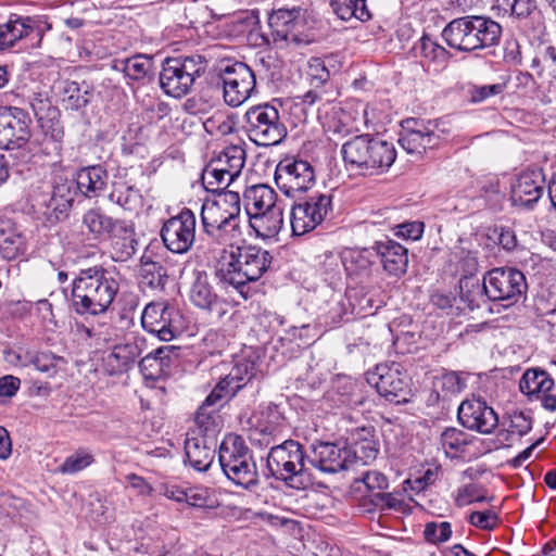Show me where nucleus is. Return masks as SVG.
<instances>
[{"instance_id":"49","label":"nucleus","mask_w":556,"mask_h":556,"mask_svg":"<svg viewBox=\"0 0 556 556\" xmlns=\"http://www.w3.org/2000/svg\"><path fill=\"white\" fill-rule=\"evenodd\" d=\"M140 261L143 282L152 289H164L168 280L166 267L160 262L152 261L147 254H143Z\"/></svg>"},{"instance_id":"56","label":"nucleus","mask_w":556,"mask_h":556,"mask_svg":"<svg viewBox=\"0 0 556 556\" xmlns=\"http://www.w3.org/2000/svg\"><path fill=\"white\" fill-rule=\"evenodd\" d=\"M453 534L452 525L448 521H430L425 525L424 539L427 543L439 545L447 542Z\"/></svg>"},{"instance_id":"53","label":"nucleus","mask_w":556,"mask_h":556,"mask_svg":"<svg viewBox=\"0 0 556 556\" xmlns=\"http://www.w3.org/2000/svg\"><path fill=\"white\" fill-rule=\"evenodd\" d=\"M361 432L363 433L362 440L355 441L353 447H351L354 454L353 464L357 460H361L363 464L374 460L379 452L377 443L374 440V429L362 428Z\"/></svg>"},{"instance_id":"41","label":"nucleus","mask_w":556,"mask_h":556,"mask_svg":"<svg viewBox=\"0 0 556 556\" xmlns=\"http://www.w3.org/2000/svg\"><path fill=\"white\" fill-rule=\"evenodd\" d=\"M140 355V348L136 342L116 344L105 358V368L111 375L127 371Z\"/></svg>"},{"instance_id":"27","label":"nucleus","mask_w":556,"mask_h":556,"mask_svg":"<svg viewBox=\"0 0 556 556\" xmlns=\"http://www.w3.org/2000/svg\"><path fill=\"white\" fill-rule=\"evenodd\" d=\"M216 438L195 434L192 431L185 441V455L189 465L197 471H206L215 457Z\"/></svg>"},{"instance_id":"14","label":"nucleus","mask_w":556,"mask_h":556,"mask_svg":"<svg viewBox=\"0 0 556 556\" xmlns=\"http://www.w3.org/2000/svg\"><path fill=\"white\" fill-rule=\"evenodd\" d=\"M141 325L160 340L172 341L181 332L182 315L167 301L151 302L141 314Z\"/></svg>"},{"instance_id":"31","label":"nucleus","mask_w":556,"mask_h":556,"mask_svg":"<svg viewBox=\"0 0 556 556\" xmlns=\"http://www.w3.org/2000/svg\"><path fill=\"white\" fill-rule=\"evenodd\" d=\"M375 249H348L341 254L346 276L357 283L366 282L372 274Z\"/></svg>"},{"instance_id":"60","label":"nucleus","mask_w":556,"mask_h":556,"mask_svg":"<svg viewBox=\"0 0 556 556\" xmlns=\"http://www.w3.org/2000/svg\"><path fill=\"white\" fill-rule=\"evenodd\" d=\"M307 77L315 87L323 86L329 80L330 72L320 58H312L308 61Z\"/></svg>"},{"instance_id":"47","label":"nucleus","mask_w":556,"mask_h":556,"mask_svg":"<svg viewBox=\"0 0 556 556\" xmlns=\"http://www.w3.org/2000/svg\"><path fill=\"white\" fill-rule=\"evenodd\" d=\"M287 421L280 406L277 404H268L261 412V418L257 430L268 437H277L286 427Z\"/></svg>"},{"instance_id":"15","label":"nucleus","mask_w":556,"mask_h":556,"mask_svg":"<svg viewBox=\"0 0 556 556\" xmlns=\"http://www.w3.org/2000/svg\"><path fill=\"white\" fill-rule=\"evenodd\" d=\"M225 102L237 108L243 104L256 90L254 72L243 62L227 63L219 70Z\"/></svg>"},{"instance_id":"62","label":"nucleus","mask_w":556,"mask_h":556,"mask_svg":"<svg viewBox=\"0 0 556 556\" xmlns=\"http://www.w3.org/2000/svg\"><path fill=\"white\" fill-rule=\"evenodd\" d=\"M355 482L364 483L372 497L374 493L382 492L389 485L388 478L382 472L376 470L364 472Z\"/></svg>"},{"instance_id":"5","label":"nucleus","mask_w":556,"mask_h":556,"mask_svg":"<svg viewBox=\"0 0 556 556\" xmlns=\"http://www.w3.org/2000/svg\"><path fill=\"white\" fill-rule=\"evenodd\" d=\"M502 26L484 15H466L452 20L442 31L445 42L453 49L472 52L498 45Z\"/></svg>"},{"instance_id":"45","label":"nucleus","mask_w":556,"mask_h":556,"mask_svg":"<svg viewBox=\"0 0 556 556\" xmlns=\"http://www.w3.org/2000/svg\"><path fill=\"white\" fill-rule=\"evenodd\" d=\"M91 97V91L86 83L78 84L73 80L62 83L60 91L61 102L66 110L78 111L85 108Z\"/></svg>"},{"instance_id":"26","label":"nucleus","mask_w":556,"mask_h":556,"mask_svg":"<svg viewBox=\"0 0 556 556\" xmlns=\"http://www.w3.org/2000/svg\"><path fill=\"white\" fill-rule=\"evenodd\" d=\"M225 399L227 397L223 394L222 386H216L206 396L195 414L194 421L198 428L195 434L216 438L222 424L218 408L222 406L220 402Z\"/></svg>"},{"instance_id":"48","label":"nucleus","mask_w":556,"mask_h":556,"mask_svg":"<svg viewBox=\"0 0 556 556\" xmlns=\"http://www.w3.org/2000/svg\"><path fill=\"white\" fill-rule=\"evenodd\" d=\"M359 111L351 105H345L339 111L333 112L332 122L329 130L334 134L346 136L352 132L359 131L358 127Z\"/></svg>"},{"instance_id":"30","label":"nucleus","mask_w":556,"mask_h":556,"mask_svg":"<svg viewBox=\"0 0 556 556\" xmlns=\"http://www.w3.org/2000/svg\"><path fill=\"white\" fill-rule=\"evenodd\" d=\"M105 240L110 242L112 258L116 262H126L137 252L138 241L131 220L121 219Z\"/></svg>"},{"instance_id":"24","label":"nucleus","mask_w":556,"mask_h":556,"mask_svg":"<svg viewBox=\"0 0 556 556\" xmlns=\"http://www.w3.org/2000/svg\"><path fill=\"white\" fill-rule=\"evenodd\" d=\"M257 359L258 356L252 350L235 356L231 370L216 384L223 387V394L227 399L233 397L255 377L258 370Z\"/></svg>"},{"instance_id":"21","label":"nucleus","mask_w":556,"mask_h":556,"mask_svg":"<svg viewBox=\"0 0 556 556\" xmlns=\"http://www.w3.org/2000/svg\"><path fill=\"white\" fill-rule=\"evenodd\" d=\"M190 302L201 311L220 319L229 311V302L219 295L207 273L195 270L189 290Z\"/></svg>"},{"instance_id":"32","label":"nucleus","mask_w":556,"mask_h":556,"mask_svg":"<svg viewBox=\"0 0 556 556\" xmlns=\"http://www.w3.org/2000/svg\"><path fill=\"white\" fill-rule=\"evenodd\" d=\"M75 195L79 191L85 198H99L109 182L108 170L100 164L81 167L76 172Z\"/></svg>"},{"instance_id":"9","label":"nucleus","mask_w":556,"mask_h":556,"mask_svg":"<svg viewBox=\"0 0 556 556\" xmlns=\"http://www.w3.org/2000/svg\"><path fill=\"white\" fill-rule=\"evenodd\" d=\"M207 61L201 54L166 58L160 73V87L169 97L181 98L191 91L194 81L206 71Z\"/></svg>"},{"instance_id":"59","label":"nucleus","mask_w":556,"mask_h":556,"mask_svg":"<svg viewBox=\"0 0 556 556\" xmlns=\"http://www.w3.org/2000/svg\"><path fill=\"white\" fill-rule=\"evenodd\" d=\"M467 521L478 529L490 531L496 528L500 518L494 510L486 509L483 511L470 513L467 517Z\"/></svg>"},{"instance_id":"12","label":"nucleus","mask_w":556,"mask_h":556,"mask_svg":"<svg viewBox=\"0 0 556 556\" xmlns=\"http://www.w3.org/2000/svg\"><path fill=\"white\" fill-rule=\"evenodd\" d=\"M30 104L34 114L38 119L42 136V139H39L38 137L34 139L29 138V142L35 143L36 146V148L29 153L30 163H36V159L41 156H60L64 138V129L60 121L54 119L58 113L56 109L52 108L48 101L40 99L36 102H31Z\"/></svg>"},{"instance_id":"43","label":"nucleus","mask_w":556,"mask_h":556,"mask_svg":"<svg viewBox=\"0 0 556 556\" xmlns=\"http://www.w3.org/2000/svg\"><path fill=\"white\" fill-rule=\"evenodd\" d=\"M554 387V380L542 369H528L520 379L519 389L530 399H540L542 393L549 392Z\"/></svg>"},{"instance_id":"35","label":"nucleus","mask_w":556,"mask_h":556,"mask_svg":"<svg viewBox=\"0 0 556 556\" xmlns=\"http://www.w3.org/2000/svg\"><path fill=\"white\" fill-rule=\"evenodd\" d=\"M34 33L39 35L40 28L33 17L10 14L8 21L0 24V51L13 47Z\"/></svg>"},{"instance_id":"10","label":"nucleus","mask_w":556,"mask_h":556,"mask_svg":"<svg viewBox=\"0 0 556 556\" xmlns=\"http://www.w3.org/2000/svg\"><path fill=\"white\" fill-rule=\"evenodd\" d=\"M243 119L245 134L256 146H277L287 137V127L280 118L279 111L270 103L249 108Z\"/></svg>"},{"instance_id":"44","label":"nucleus","mask_w":556,"mask_h":556,"mask_svg":"<svg viewBox=\"0 0 556 556\" xmlns=\"http://www.w3.org/2000/svg\"><path fill=\"white\" fill-rule=\"evenodd\" d=\"M470 443L471 435L455 427L445 428L439 439L440 447L447 458L463 455Z\"/></svg>"},{"instance_id":"2","label":"nucleus","mask_w":556,"mask_h":556,"mask_svg":"<svg viewBox=\"0 0 556 556\" xmlns=\"http://www.w3.org/2000/svg\"><path fill=\"white\" fill-rule=\"evenodd\" d=\"M241 200L238 191L206 198L201 206V225L208 242L225 245L241 239Z\"/></svg>"},{"instance_id":"13","label":"nucleus","mask_w":556,"mask_h":556,"mask_svg":"<svg viewBox=\"0 0 556 556\" xmlns=\"http://www.w3.org/2000/svg\"><path fill=\"white\" fill-rule=\"evenodd\" d=\"M275 182L287 197L306 192L316 184V174L312 163L300 156H286L276 166Z\"/></svg>"},{"instance_id":"3","label":"nucleus","mask_w":556,"mask_h":556,"mask_svg":"<svg viewBox=\"0 0 556 556\" xmlns=\"http://www.w3.org/2000/svg\"><path fill=\"white\" fill-rule=\"evenodd\" d=\"M235 241L225 244L223 251L229 253L226 262L220 263L219 273L222 278L233 286L247 300L250 296L247 285L260 280L269 269L273 256L269 251L254 244H242Z\"/></svg>"},{"instance_id":"64","label":"nucleus","mask_w":556,"mask_h":556,"mask_svg":"<svg viewBox=\"0 0 556 556\" xmlns=\"http://www.w3.org/2000/svg\"><path fill=\"white\" fill-rule=\"evenodd\" d=\"M532 429V419L522 412L514 413L510 416L508 431L513 434L522 437Z\"/></svg>"},{"instance_id":"4","label":"nucleus","mask_w":556,"mask_h":556,"mask_svg":"<svg viewBox=\"0 0 556 556\" xmlns=\"http://www.w3.org/2000/svg\"><path fill=\"white\" fill-rule=\"evenodd\" d=\"M341 154L345 166L363 176L387 173L396 160L393 142L369 134L356 135L344 142Z\"/></svg>"},{"instance_id":"29","label":"nucleus","mask_w":556,"mask_h":556,"mask_svg":"<svg viewBox=\"0 0 556 556\" xmlns=\"http://www.w3.org/2000/svg\"><path fill=\"white\" fill-rule=\"evenodd\" d=\"M174 345H164L141 358L139 368L146 380L157 381L170 372L178 354Z\"/></svg>"},{"instance_id":"42","label":"nucleus","mask_w":556,"mask_h":556,"mask_svg":"<svg viewBox=\"0 0 556 556\" xmlns=\"http://www.w3.org/2000/svg\"><path fill=\"white\" fill-rule=\"evenodd\" d=\"M247 152L242 146L231 144L226 148L210 162L223 169L229 177L237 179L244 167Z\"/></svg>"},{"instance_id":"37","label":"nucleus","mask_w":556,"mask_h":556,"mask_svg":"<svg viewBox=\"0 0 556 556\" xmlns=\"http://www.w3.org/2000/svg\"><path fill=\"white\" fill-rule=\"evenodd\" d=\"M111 192L109 200L123 207L124 210L132 211L141 203V193L136 188L134 181L128 178L126 173L118 172L111 182Z\"/></svg>"},{"instance_id":"19","label":"nucleus","mask_w":556,"mask_h":556,"mask_svg":"<svg viewBox=\"0 0 556 556\" xmlns=\"http://www.w3.org/2000/svg\"><path fill=\"white\" fill-rule=\"evenodd\" d=\"M486 298L516 302L527 289L525 275L513 267L493 268L484 276Z\"/></svg>"},{"instance_id":"46","label":"nucleus","mask_w":556,"mask_h":556,"mask_svg":"<svg viewBox=\"0 0 556 556\" xmlns=\"http://www.w3.org/2000/svg\"><path fill=\"white\" fill-rule=\"evenodd\" d=\"M484 296H486V285L484 280L480 283L479 279L467 276L459 279L460 301L465 303L470 311L479 308Z\"/></svg>"},{"instance_id":"57","label":"nucleus","mask_w":556,"mask_h":556,"mask_svg":"<svg viewBox=\"0 0 556 556\" xmlns=\"http://www.w3.org/2000/svg\"><path fill=\"white\" fill-rule=\"evenodd\" d=\"M185 502L193 508L214 509L216 507V500L206 488H189L186 489Z\"/></svg>"},{"instance_id":"16","label":"nucleus","mask_w":556,"mask_h":556,"mask_svg":"<svg viewBox=\"0 0 556 556\" xmlns=\"http://www.w3.org/2000/svg\"><path fill=\"white\" fill-rule=\"evenodd\" d=\"M332 211V197L325 193L313 194L292 205L290 224L294 236H303L321 225Z\"/></svg>"},{"instance_id":"34","label":"nucleus","mask_w":556,"mask_h":556,"mask_svg":"<svg viewBox=\"0 0 556 556\" xmlns=\"http://www.w3.org/2000/svg\"><path fill=\"white\" fill-rule=\"evenodd\" d=\"M375 254L380 257L383 269L394 277H401L407 270L408 255L407 249L393 240L377 241L375 243Z\"/></svg>"},{"instance_id":"11","label":"nucleus","mask_w":556,"mask_h":556,"mask_svg":"<svg viewBox=\"0 0 556 556\" xmlns=\"http://www.w3.org/2000/svg\"><path fill=\"white\" fill-rule=\"evenodd\" d=\"M74 200V181L60 178L50 190L35 194L31 206L36 219L45 227H51L67 217Z\"/></svg>"},{"instance_id":"8","label":"nucleus","mask_w":556,"mask_h":556,"mask_svg":"<svg viewBox=\"0 0 556 556\" xmlns=\"http://www.w3.org/2000/svg\"><path fill=\"white\" fill-rule=\"evenodd\" d=\"M30 118L27 112L15 106H0V149L9 152L16 165L30 163V152L36 148L29 142Z\"/></svg>"},{"instance_id":"20","label":"nucleus","mask_w":556,"mask_h":556,"mask_svg":"<svg viewBox=\"0 0 556 556\" xmlns=\"http://www.w3.org/2000/svg\"><path fill=\"white\" fill-rule=\"evenodd\" d=\"M353 456L345 442L319 441L311 445L307 460L323 472L334 473L348 469L353 464Z\"/></svg>"},{"instance_id":"7","label":"nucleus","mask_w":556,"mask_h":556,"mask_svg":"<svg viewBox=\"0 0 556 556\" xmlns=\"http://www.w3.org/2000/svg\"><path fill=\"white\" fill-rule=\"evenodd\" d=\"M307 456L303 446L294 440H286L271 446L266 464L269 476L290 488L306 489L308 475L305 469V459Z\"/></svg>"},{"instance_id":"22","label":"nucleus","mask_w":556,"mask_h":556,"mask_svg":"<svg viewBox=\"0 0 556 556\" xmlns=\"http://www.w3.org/2000/svg\"><path fill=\"white\" fill-rule=\"evenodd\" d=\"M457 418L464 428L482 434L492 433L498 425L497 414L481 397L463 401L457 410Z\"/></svg>"},{"instance_id":"33","label":"nucleus","mask_w":556,"mask_h":556,"mask_svg":"<svg viewBox=\"0 0 556 556\" xmlns=\"http://www.w3.org/2000/svg\"><path fill=\"white\" fill-rule=\"evenodd\" d=\"M113 70L122 72L128 86L146 85L153 80V60L144 54H137L124 60H115Z\"/></svg>"},{"instance_id":"54","label":"nucleus","mask_w":556,"mask_h":556,"mask_svg":"<svg viewBox=\"0 0 556 556\" xmlns=\"http://www.w3.org/2000/svg\"><path fill=\"white\" fill-rule=\"evenodd\" d=\"M93 463V454L85 447H79L64 459V462L58 467L56 472L62 475H75Z\"/></svg>"},{"instance_id":"17","label":"nucleus","mask_w":556,"mask_h":556,"mask_svg":"<svg viewBox=\"0 0 556 556\" xmlns=\"http://www.w3.org/2000/svg\"><path fill=\"white\" fill-rule=\"evenodd\" d=\"M195 215L187 207L165 220L160 235L166 249L175 254L189 252L195 241Z\"/></svg>"},{"instance_id":"61","label":"nucleus","mask_w":556,"mask_h":556,"mask_svg":"<svg viewBox=\"0 0 556 556\" xmlns=\"http://www.w3.org/2000/svg\"><path fill=\"white\" fill-rule=\"evenodd\" d=\"M438 384L445 395H454L466 388V379L455 371H448L438 379Z\"/></svg>"},{"instance_id":"51","label":"nucleus","mask_w":556,"mask_h":556,"mask_svg":"<svg viewBox=\"0 0 556 556\" xmlns=\"http://www.w3.org/2000/svg\"><path fill=\"white\" fill-rule=\"evenodd\" d=\"M201 179L205 190L213 194L227 192V188L236 180L211 162L203 169Z\"/></svg>"},{"instance_id":"50","label":"nucleus","mask_w":556,"mask_h":556,"mask_svg":"<svg viewBox=\"0 0 556 556\" xmlns=\"http://www.w3.org/2000/svg\"><path fill=\"white\" fill-rule=\"evenodd\" d=\"M330 4L333 12L343 21L355 17L366 22L371 17L366 0H331Z\"/></svg>"},{"instance_id":"58","label":"nucleus","mask_w":556,"mask_h":556,"mask_svg":"<svg viewBox=\"0 0 556 556\" xmlns=\"http://www.w3.org/2000/svg\"><path fill=\"white\" fill-rule=\"evenodd\" d=\"M24 357V366L31 364L37 370L46 374H49L52 370H54L56 363L62 359L61 357L55 356L53 353L49 351L37 352L33 354L27 352Z\"/></svg>"},{"instance_id":"23","label":"nucleus","mask_w":556,"mask_h":556,"mask_svg":"<svg viewBox=\"0 0 556 556\" xmlns=\"http://www.w3.org/2000/svg\"><path fill=\"white\" fill-rule=\"evenodd\" d=\"M439 121H417L414 118L406 119L404 125V134L399 142L402 148L409 154H420L426 149L434 148L439 144L441 136L437 134L439 130Z\"/></svg>"},{"instance_id":"40","label":"nucleus","mask_w":556,"mask_h":556,"mask_svg":"<svg viewBox=\"0 0 556 556\" xmlns=\"http://www.w3.org/2000/svg\"><path fill=\"white\" fill-rule=\"evenodd\" d=\"M276 191L267 185H254L245 189L243 193L247 214L260 213L282 206L278 201Z\"/></svg>"},{"instance_id":"52","label":"nucleus","mask_w":556,"mask_h":556,"mask_svg":"<svg viewBox=\"0 0 556 556\" xmlns=\"http://www.w3.org/2000/svg\"><path fill=\"white\" fill-rule=\"evenodd\" d=\"M415 55H420L428 62L444 64L448 61L450 52L434 41L430 36L424 35L414 46Z\"/></svg>"},{"instance_id":"18","label":"nucleus","mask_w":556,"mask_h":556,"mask_svg":"<svg viewBox=\"0 0 556 556\" xmlns=\"http://www.w3.org/2000/svg\"><path fill=\"white\" fill-rule=\"evenodd\" d=\"M367 381L389 402L401 403L407 400L408 382L399 363L378 364L374 371L368 372Z\"/></svg>"},{"instance_id":"39","label":"nucleus","mask_w":556,"mask_h":556,"mask_svg":"<svg viewBox=\"0 0 556 556\" xmlns=\"http://www.w3.org/2000/svg\"><path fill=\"white\" fill-rule=\"evenodd\" d=\"M122 218L108 215L102 207L87 210L81 218L83 226L94 240H105Z\"/></svg>"},{"instance_id":"38","label":"nucleus","mask_w":556,"mask_h":556,"mask_svg":"<svg viewBox=\"0 0 556 556\" xmlns=\"http://www.w3.org/2000/svg\"><path fill=\"white\" fill-rule=\"evenodd\" d=\"M249 226L258 238H275L283 227V207L250 214Z\"/></svg>"},{"instance_id":"6","label":"nucleus","mask_w":556,"mask_h":556,"mask_svg":"<svg viewBox=\"0 0 556 556\" xmlns=\"http://www.w3.org/2000/svg\"><path fill=\"white\" fill-rule=\"evenodd\" d=\"M218 462L224 475L233 484L249 490L260 483L253 452L242 437L229 433L224 438L218 450Z\"/></svg>"},{"instance_id":"63","label":"nucleus","mask_w":556,"mask_h":556,"mask_svg":"<svg viewBox=\"0 0 556 556\" xmlns=\"http://www.w3.org/2000/svg\"><path fill=\"white\" fill-rule=\"evenodd\" d=\"M425 224L419 220L405 222L394 227V235L399 238L417 241L422 237Z\"/></svg>"},{"instance_id":"55","label":"nucleus","mask_w":556,"mask_h":556,"mask_svg":"<svg viewBox=\"0 0 556 556\" xmlns=\"http://www.w3.org/2000/svg\"><path fill=\"white\" fill-rule=\"evenodd\" d=\"M485 492V489L480 484H465L456 490L454 503L457 507H465L473 503L491 502L494 497H488Z\"/></svg>"},{"instance_id":"25","label":"nucleus","mask_w":556,"mask_h":556,"mask_svg":"<svg viewBox=\"0 0 556 556\" xmlns=\"http://www.w3.org/2000/svg\"><path fill=\"white\" fill-rule=\"evenodd\" d=\"M544 190L542 170H526L521 173L511 186L510 200L514 206L532 207Z\"/></svg>"},{"instance_id":"28","label":"nucleus","mask_w":556,"mask_h":556,"mask_svg":"<svg viewBox=\"0 0 556 556\" xmlns=\"http://www.w3.org/2000/svg\"><path fill=\"white\" fill-rule=\"evenodd\" d=\"M302 23V10L300 8L279 9L268 17V25L275 42H300L299 26Z\"/></svg>"},{"instance_id":"36","label":"nucleus","mask_w":556,"mask_h":556,"mask_svg":"<svg viewBox=\"0 0 556 556\" xmlns=\"http://www.w3.org/2000/svg\"><path fill=\"white\" fill-rule=\"evenodd\" d=\"M27 250L26 237L11 219H0V256L13 261L24 255Z\"/></svg>"},{"instance_id":"1","label":"nucleus","mask_w":556,"mask_h":556,"mask_svg":"<svg viewBox=\"0 0 556 556\" xmlns=\"http://www.w3.org/2000/svg\"><path fill=\"white\" fill-rule=\"evenodd\" d=\"M119 291L117 274L94 265L80 269L71 285V306L79 315L105 314Z\"/></svg>"}]
</instances>
